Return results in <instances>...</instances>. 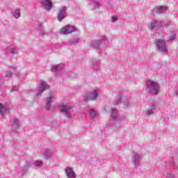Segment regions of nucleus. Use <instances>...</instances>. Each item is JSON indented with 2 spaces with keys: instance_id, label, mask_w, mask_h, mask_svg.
<instances>
[{
  "instance_id": "1",
  "label": "nucleus",
  "mask_w": 178,
  "mask_h": 178,
  "mask_svg": "<svg viewBox=\"0 0 178 178\" xmlns=\"http://www.w3.org/2000/svg\"><path fill=\"white\" fill-rule=\"evenodd\" d=\"M60 111L63 113H65L67 118H70L73 115V106L69 103L62 104L60 106Z\"/></svg>"
},
{
  "instance_id": "2",
  "label": "nucleus",
  "mask_w": 178,
  "mask_h": 178,
  "mask_svg": "<svg viewBox=\"0 0 178 178\" xmlns=\"http://www.w3.org/2000/svg\"><path fill=\"white\" fill-rule=\"evenodd\" d=\"M146 90L149 94H158L159 92V84L153 81H147L146 83Z\"/></svg>"
},
{
  "instance_id": "3",
  "label": "nucleus",
  "mask_w": 178,
  "mask_h": 178,
  "mask_svg": "<svg viewBox=\"0 0 178 178\" xmlns=\"http://www.w3.org/2000/svg\"><path fill=\"white\" fill-rule=\"evenodd\" d=\"M54 102H55V93L50 91L45 101V108L47 111H51V105Z\"/></svg>"
},
{
  "instance_id": "4",
  "label": "nucleus",
  "mask_w": 178,
  "mask_h": 178,
  "mask_svg": "<svg viewBox=\"0 0 178 178\" xmlns=\"http://www.w3.org/2000/svg\"><path fill=\"white\" fill-rule=\"evenodd\" d=\"M111 120H113L114 122H122V120H124L126 118L123 115H119L116 108H111Z\"/></svg>"
},
{
  "instance_id": "5",
  "label": "nucleus",
  "mask_w": 178,
  "mask_h": 178,
  "mask_svg": "<svg viewBox=\"0 0 178 178\" xmlns=\"http://www.w3.org/2000/svg\"><path fill=\"white\" fill-rule=\"evenodd\" d=\"M101 94V90L98 88L93 89L90 91V93L87 94L85 100L86 101H91L92 99H97L98 98V96Z\"/></svg>"
},
{
  "instance_id": "6",
  "label": "nucleus",
  "mask_w": 178,
  "mask_h": 178,
  "mask_svg": "<svg viewBox=\"0 0 178 178\" xmlns=\"http://www.w3.org/2000/svg\"><path fill=\"white\" fill-rule=\"evenodd\" d=\"M156 47L159 52H166L168 47H166V42L161 39L156 41Z\"/></svg>"
},
{
  "instance_id": "7",
  "label": "nucleus",
  "mask_w": 178,
  "mask_h": 178,
  "mask_svg": "<svg viewBox=\"0 0 178 178\" xmlns=\"http://www.w3.org/2000/svg\"><path fill=\"white\" fill-rule=\"evenodd\" d=\"M49 86L47 82L42 81L40 82V86L37 88V90L35 91V95L38 97V95H41L46 90H49Z\"/></svg>"
},
{
  "instance_id": "8",
  "label": "nucleus",
  "mask_w": 178,
  "mask_h": 178,
  "mask_svg": "<svg viewBox=\"0 0 178 178\" xmlns=\"http://www.w3.org/2000/svg\"><path fill=\"white\" fill-rule=\"evenodd\" d=\"M74 31H76V27L68 25L63 27L60 33L64 35H67V34H72V33H74Z\"/></svg>"
},
{
  "instance_id": "9",
  "label": "nucleus",
  "mask_w": 178,
  "mask_h": 178,
  "mask_svg": "<svg viewBox=\"0 0 178 178\" xmlns=\"http://www.w3.org/2000/svg\"><path fill=\"white\" fill-rule=\"evenodd\" d=\"M66 16H67V13L66 12V7H61L58 14V21L62 22L63 19L66 18Z\"/></svg>"
},
{
  "instance_id": "10",
  "label": "nucleus",
  "mask_w": 178,
  "mask_h": 178,
  "mask_svg": "<svg viewBox=\"0 0 178 178\" xmlns=\"http://www.w3.org/2000/svg\"><path fill=\"white\" fill-rule=\"evenodd\" d=\"M41 6L43 9L49 12L52 9V1L51 0H42Z\"/></svg>"
},
{
  "instance_id": "11",
  "label": "nucleus",
  "mask_w": 178,
  "mask_h": 178,
  "mask_svg": "<svg viewBox=\"0 0 178 178\" xmlns=\"http://www.w3.org/2000/svg\"><path fill=\"white\" fill-rule=\"evenodd\" d=\"M106 127H108V129H110V130H113V131H115V130H118V129H120V123L118 122H112V121H110L106 124Z\"/></svg>"
},
{
  "instance_id": "12",
  "label": "nucleus",
  "mask_w": 178,
  "mask_h": 178,
  "mask_svg": "<svg viewBox=\"0 0 178 178\" xmlns=\"http://www.w3.org/2000/svg\"><path fill=\"white\" fill-rule=\"evenodd\" d=\"M65 175L67 178H76V172L72 167H66L65 169Z\"/></svg>"
},
{
  "instance_id": "13",
  "label": "nucleus",
  "mask_w": 178,
  "mask_h": 178,
  "mask_svg": "<svg viewBox=\"0 0 178 178\" xmlns=\"http://www.w3.org/2000/svg\"><path fill=\"white\" fill-rule=\"evenodd\" d=\"M161 23L158 21L154 20L152 22L151 24L148 25L149 30L150 31H156L158 30V27H159V25Z\"/></svg>"
},
{
  "instance_id": "14",
  "label": "nucleus",
  "mask_w": 178,
  "mask_h": 178,
  "mask_svg": "<svg viewBox=\"0 0 178 178\" xmlns=\"http://www.w3.org/2000/svg\"><path fill=\"white\" fill-rule=\"evenodd\" d=\"M9 113V106L0 103V115L2 118Z\"/></svg>"
},
{
  "instance_id": "15",
  "label": "nucleus",
  "mask_w": 178,
  "mask_h": 178,
  "mask_svg": "<svg viewBox=\"0 0 178 178\" xmlns=\"http://www.w3.org/2000/svg\"><path fill=\"white\" fill-rule=\"evenodd\" d=\"M166 12L165 6H158L153 9V13L161 15V13H165Z\"/></svg>"
},
{
  "instance_id": "16",
  "label": "nucleus",
  "mask_w": 178,
  "mask_h": 178,
  "mask_svg": "<svg viewBox=\"0 0 178 178\" xmlns=\"http://www.w3.org/2000/svg\"><path fill=\"white\" fill-rule=\"evenodd\" d=\"M63 67H65V65H63V64H58L53 67L51 70L52 72H59V70L63 69Z\"/></svg>"
},
{
  "instance_id": "17",
  "label": "nucleus",
  "mask_w": 178,
  "mask_h": 178,
  "mask_svg": "<svg viewBox=\"0 0 178 178\" xmlns=\"http://www.w3.org/2000/svg\"><path fill=\"white\" fill-rule=\"evenodd\" d=\"M124 108H129V106H131V99L127 97L126 98L124 102Z\"/></svg>"
},
{
  "instance_id": "18",
  "label": "nucleus",
  "mask_w": 178,
  "mask_h": 178,
  "mask_svg": "<svg viewBox=\"0 0 178 178\" xmlns=\"http://www.w3.org/2000/svg\"><path fill=\"white\" fill-rule=\"evenodd\" d=\"M44 159H51L52 156V152L51 150H47L43 154Z\"/></svg>"
},
{
  "instance_id": "19",
  "label": "nucleus",
  "mask_w": 178,
  "mask_h": 178,
  "mask_svg": "<svg viewBox=\"0 0 178 178\" xmlns=\"http://www.w3.org/2000/svg\"><path fill=\"white\" fill-rule=\"evenodd\" d=\"M98 115V113L95 109H91L89 112V116L90 119H95Z\"/></svg>"
},
{
  "instance_id": "20",
  "label": "nucleus",
  "mask_w": 178,
  "mask_h": 178,
  "mask_svg": "<svg viewBox=\"0 0 178 178\" xmlns=\"http://www.w3.org/2000/svg\"><path fill=\"white\" fill-rule=\"evenodd\" d=\"M140 159H141V155L135 154L133 157V162H134V165H137Z\"/></svg>"
},
{
  "instance_id": "21",
  "label": "nucleus",
  "mask_w": 178,
  "mask_h": 178,
  "mask_svg": "<svg viewBox=\"0 0 178 178\" xmlns=\"http://www.w3.org/2000/svg\"><path fill=\"white\" fill-rule=\"evenodd\" d=\"M38 34L41 37H44V35H45V31H44V27L41 24L38 27Z\"/></svg>"
},
{
  "instance_id": "22",
  "label": "nucleus",
  "mask_w": 178,
  "mask_h": 178,
  "mask_svg": "<svg viewBox=\"0 0 178 178\" xmlns=\"http://www.w3.org/2000/svg\"><path fill=\"white\" fill-rule=\"evenodd\" d=\"M154 113H155V106H152L151 109L147 110L146 112V115H147V116H150V115H154Z\"/></svg>"
},
{
  "instance_id": "23",
  "label": "nucleus",
  "mask_w": 178,
  "mask_h": 178,
  "mask_svg": "<svg viewBox=\"0 0 178 178\" xmlns=\"http://www.w3.org/2000/svg\"><path fill=\"white\" fill-rule=\"evenodd\" d=\"M20 9H15L13 13V17H15V19H19V17H20Z\"/></svg>"
},
{
  "instance_id": "24",
  "label": "nucleus",
  "mask_w": 178,
  "mask_h": 178,
  "mask_svg": "<svg viewBox=\"0 0 178 178\" xmlns=\"http://www.w3.org/2000/svg\"><path fill=\"white\" fill-rule=\"evenodd\" d=\"M19 121L18 119H15L13 123V129H19Z\"/></svg>"
},
{
  "instance_id": "25",
  "label": "nucleus",
  "mask_w": 178,
  "mask_h": 178,
  "mask_svg": "<svg viewBox=\"0 0 178 178\" xmlns=\"http://www.w3.org/2000/svg\"><path fill=\"white\" fill-rule=\"evenodd\" d=\"M44 161L42 160H35L33 161V166H42Z\"/></svg>"
},
{
  "instance_id": "26",
  "label": "nucleus",
  "mask_w": 178,
  "mask_h": 178,
  "mask_svg": "<svg viewBox=\"0 0 178 178\" xmlns=\"http://www.w3.org/2000/svg\"><path fill=\"white\" fill-rule=\"evenodd\" d=\"M176 38V33L175 32H172L170 33L168 36V41H173Z\"/></svg>"
},
{
  "instance_id": "27",
  "label": "nucleus",
  "mask_w": 178,
  "mask_h": 178,
  "mask_svg": "<svg viewBox=\"0 0 178 178\" xmlns=\"http://www.w3.org/2000/svg\"><path fill=\"white\" fill-rule=\"evenodd\" d=\"M120 101H122V96L120 95H118L115 98V101L113 102L114 105H118V104H120Z\"/></svg>"
},
{
  "instance_id": "28",
  "label": "nucleus",
  "mask_w": 178,
  "mask_h": 178,
  "mask_svg": "<svg viewBox=\"0 0 178 178\" xmlns=\"http://www.w3.org/2000/svg\"><path fill=\"white\" fill-rule=\"evenodd\" d=\"M31 166H34L33 161H29V162L26 163L24 168H25V169H29V168H31Z\"/></svg>"
},
{
  "instance_id": "29",
  "label": "nucleus",
  "mask_w": 178,
  "mask_h": 178,
  "mask_svg": "<svg viewBox=\"0 0 178 178\" xmlns=\"http://www.w3.org/2000/svg\"><path fill=\"white\" fill-rule=\"evenodd\" d=\"M101 44H102V42L101 41H98L95 43L92 44V47H94V48H99V47H101Z\"/></svg>"
},
{
  "instance_id": "30",
  "label": "nucleus",
  "mask_w": 178,
  "mask_h": 178,
  "mask_svg": "<svg viewBox=\"0 0 178 178\" xmlns=\"http://www.w3.org/2000/svg\"><path fill=\"white\" fill-rule=\"evenodd\" d=\"M92 5L95 8H99V6H101V5H99V3L95 1H92Z\"/></svg>"
},
{
  "instance_id": "31",
  "label": "nucleus",
  "mask_w": 178,
  "mask_h": 178,
  "mask_svg": "<svg viewBox=\"0 0 178 178\" xmlns=\"http://www.w3.org/2000/svg\"><path fill=\"white\" fill-rule=\"evenodd\" d=\"M79 42V38H73L70 40V44L72 45V44H77Z\"/></svg>"
},
{
  "instance_id": "32",
  "label": "nucleus",
  "mask_w": 178,
  "mask_h": 178,
  "mask_svg": "<svg viewBox=\"0 0 178 178\" xmlns=\"http://www.w3.org/2000/svg\"><path fill=\"white\" fill-rule=\"evenodd\" d=\"M174 175L173 174H172V172H168L167 173V178H174Z\"/></svg>"
},
{
  "instance_id": "33",
  "label": "nucleus",
  "mask_w": 178,
  "mask_h": 178,
  "mask_svg": "<svg viewBox=\"0 0 178 178\" xmlns=\"http://www.w3.org/2000/svg\"><path fill=\"white\" fill-rule=\"evenodd\" d=\"M10 54H12V55H13V54H16V49L15 48L10 49Z\"/></svg>"
},
{
  "instance_id": "34",
  "label": "nucleus",
  "mask_w": 178,
  "mask_h": 178,
  "mask_svg": "<svg viewBox=\"0 0 178 178\" xmlns=\"http://www.w3.org/2000/svg\"><path fill=\"white\" fill-rule=\"evenodd\" d=\"M111 20L112 22H116L118 20V16H113Z\"/></svg>"
},
{
  "instance_id": "35",
  "label": "nucleus",
  "mask_w": 178,
  "mask_h": 178,
  "mask_svg": "<svg viewBox=\"0 0 178 178\" xmlns=\"http://www.w3.org/2000/svg\"><path fill=\"white\" fill-rule=\"evenodd\" d=\"M17 90H19V86L13 87V91H17Z\"/></svg>"
},
{
  "instance_id": "36",
  "label": "nucleus",
  "mask_w": 178,
  "mask_h": 178,
  "mask_svg": "<svg viewBox=\"0 0 178 178\" xmlns=\"http://www.w3.org/2000/svg\"><path fill=\"white\" fill-rule=\"evenodd\" d=\"M6 77H12V72H9L6 74Z\"/></svg>"
}]
</instances>
